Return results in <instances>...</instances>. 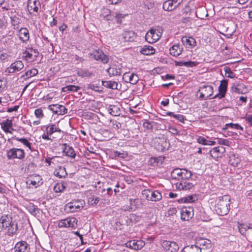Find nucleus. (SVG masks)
I'll return each instance as SVG.
<instances>
[{
    "label": "nucleus",
    "instance_id": "obj_1",
    "mask_svg": "<svg viewBox=\"0 0 252 252\" xmlns=\"http://www.w3.org/2000/svg\"><path fill=\"white\" fill-rule=\"evenodd\" d=\"M230 197L229 195L220 196L216 200L215 210L220 216L226 215L229 210Z\"/></svg>",
    "mask_w": 252,
    "mask_h": 252
},
{
    "label": "nucleus",
    "instance_id": "obj_2",
    "mask_svg": "<svg viewBox=\"0 0 252 252\" xmlns=\"http://www.w3.org/2000/svg\"><path fill=\"white\" fill-rule=\"evenodd\" d=\"M0 228H7L9 236H12L17 232L18 226L17 223L12 222V218L8 215H4L0 219Z\"/></svg>",
    "mask_w": 252,
    "mask_h": 252
},
{
    "label": "nucleus",
    "instance_id": "obj_3",
    "mask_svg": "<svg viewBox=\"0 0 252 252\" xmlns=\"http://www.w3.org/2000/svg\"><path fill=\"white\" fill-rule=\"evenodd\" d=\"M6 155L9 160L18 159L23 160L25 158V152L23 149L13 148L6 151Z\"/></svg>",
    "mask_w": 252,
    "mask_h": 252
},
{
    "label": "nucleus",
    "instance_id": "obj_4",
    "mask_svg": "<svg viewBox=\"0 0 252 252\" xmlns=\"http://www.w3.org/2000/svg\"><path fill=\"white\" fill-rule=\"evenodd\" d=\"M192 176L191 171L185 168H176L171 172V176L172 178L180 179H189Z\"/></svg>",
    "mask_w": 252,
    "mask_h": 252
},
{
    "label": "nucleus",
    "instance_id": "obj_5",
    "mask_svg": "<svg viewBox=\"0 0 252 252\" xmlns=\"http://www.w3.org/2000/svg\"><path fill=\"white\" fill-rule=\"evenodd\" d=\"M89 57L92 59L97 61H100L103 63H107L109 62V58L104 53L99 50L94 51L89 54Z\"/></svg>",
    "mask_w": 252,
    "mask_h": 252
},
{
    "label": "nucleus",
    "instance_id": "obj_6",
    "mask_svg": "<svg viewBox=\"0 0 252 252\" xmlns=\"http://www.w3.org/2000/svg\"><path fill=\"white\" fill-rule=\"evenodd\" d=\"M198 92L200 93L199 98L206 100L213 94V88L211 85H203L200 87Z\"/></svg>",
    "mask_w": 252,
    "mask_h": 252
},
{
    "label": "nucleus",
    "instance_id": "obj_7",
    "mask_svg": "<svg viewBox=\"0 0 252 252\" xmlns=\"http://www.w3.org/2000/svg\"><path fill=\"white\" fill-rule=\"evenodd\" d=\"M161 36V33L158 30L151 29L146 33L145 39L150 43L156 42Z\"/></svg>",
    "mask_w": 252,
    "mask_h": 252
},
{
    "label": "nucleus",
    "instance_id": "obj_8",
    "mask_svg": "<svg viewBox=\"0 0 252 252\" xmlns=\"http://www.w3.org/2000/svg\"><path fill=\"white\" fill-rule=\"evenodd\" d=\"M77 220L75 218H67L59 221L58 226L60 228L77 227Z\"/></svg>",
    "mask_w": 252,
    "mask_h": 252
},
{
    "label": "nucleus",
    "instance_id": "obj_9",
    "mask_svg": "<svg viewBox=\"0 0 252 252\" xmlns=\"http://www.w3.org/2000/svg\"><path fill=\"white\" fill-rule=\"evenodd\" d=\"M24 67V64L22 61H16L6 68L5 72L8 74L15 73L21 71Z\"/></svg>",
    "mask_w": 252,
    "mask_h": 252
},
{
    "label": "nucleus",
    "instance_id": "obj_10",
    "mask_svg": "<svg viewBox=\"0 0 252 252\" xmlns=\"http://www.w3.org/2000/svg\"><path fill=\"white\" fill-rule=\"evenodd\" d=\"M40 6L39 0H28L27 7L28 11L31 14L36 16Z\"/></svg>",
    "mask_w": 252,
    "mask_h": 252
},
{
    "label": "nucleus",
    "instance_id": "obj_11",
    "mask_svg": "<svg viewBox=\"0 0 252 252\" xmlns=\"http://www.w3.org/2000/svg\"><path fill=\"white\" fill-rule=\"evenodd\" d=\"M163 248L166 252H178L179 247L177 243L164 240L161 243Z\"/></svg>",
    "mask_w": 252,
    "mask_h": 252
},
{
    "label": "nucleus",
    "instance_id": "obj_12",
    "mask_svg": "<svg viewBox=\"0 0 252 252\" xmlns=\"http://www.w3.org/2000/svg\"><path fill=\"white\" fill-rule=\"evenodd\" d=\"M41 177L38 175H33L27 179L26 183L29 185V187L31 188H37L42 184Z\"/></svg>",
    "mask_w": 252,
    "mask_h": 252
},
{
    "label": "nucleus",
    "instance_id": "obj_13",
    "mask_svg": "<svg viewBox=\"0 0 252 252\" xmlns=\"http://www.w3.org/2000/svg\"><path fill=\"white\" fill-rule=\"evenodd\" d=\"M85 205V201L83 200H76L73 202H69L66 205L71 212H76L83 208Z\"/></svg>",
    "mask_w": 252,
    "mask_h": 252
},
{
    "label": "nucleus",
    "instance_id": "obj_14",
    "mask_svg": "<svg viewBox=\"0 0 252 252\" xmlns=\"http://www.w3.org/2000/svg\"><path fill=\"white\" fill-rule=\"evenodd\" d=\"M48 109L57 115H63L67 112V109L62 105L51 104L48 106Z\"/></svg>",
    "mask_w": 252,
    "mask_h": 252
},
{
    "label": "nucleus",
    "instance_id": "obj_15",
    "mask_svg": "<svg viewBox=\"0 0 252 252\" xmlns=\"http://www.w3.org/2000/svg\"><path fill=\"white\" fill-rule=\"evenodd\" d=\"M155 146L159 151L164 152L168 149L169 147V143L164 138H158L156 139L155 142Z\"/></svg>",
    "mask_w": 252,
    "mask_h": 252
},
{
    "label": "nucleus",
    "instance_id": "obj_16",
    "mask_svg": "<svg viewBox=\"0 0 252 252\" xmlns=\"http://www.w3.org/2000/svg\"><path fill=\"white\" fill-rule=\"evenodd\" d=\"M145 243L142 240H131L126 243V247L135 250L141 249L145 245Z\"/></svg>",
    "mask_w": 252,
    "mask_h": 252
},
{
    "label": "nucleus",
    "instance_id": "obj_17",
    "mask_svg": "<svg viewBox=\"0 0 252 252\" xmlns=\"http://www.w3.org/2000/svg\"><path fill=\"white\" fill-rule=\"evenodd\" d=\"M15 252H30L29 245L25 241L18 242L15 247Z\"/></svg>",
    "mask_w": 252,
    "mask_h": 252
},
{
    "label": "nucleus",
    "instance_id": "obj_18",
    "mask_svg": "<svg viewBox=\"0 0 252 252\" xmlns=\"http://www.w3.org/2000/svg\"><path fill=\"white\" fill-rule=\"evenodd\" d=\"M106 71L110 77L120 76L122 73L121 66L116 64L111 65Z\"/></svg>",
    "mask_w": 252,
    "mask_h": 252
},
{
    "label": "nucleus",
    "instance_id": "obj_19",
    "mask_svg": "<svg viewBox=\"0 0 252 252\" xmlns=\"http://www.w3.org/2000/svg\"><path fill=\"white\" fill-rule=\"evenodd\" d=\"M193 215L191 208H183L181 211V218L183 220H189Z\"/></svg>",
    "mask_w": 252,
    "mask_h": 252
},
{
    "label": "nucleus",
    "instance_id": "obj_20",
    "mask_svg": "<svg viewBox=\"0 0 252 252\" xmlns=\"http://www.w3.org/2000/svg\"><path fill=\"white\" fill-rule=\"evenodd\" d=\"M0 125L1 128L5 133H12V132L11 131L10 129L14 130V129L13 128L12 121L8 119L1 122Z\"/></svg>",
    "mask_w": 252,
    "mask_h": 252
},
{
    "label": "nucleus",
    "instance_id": "obj_21",
    "mask_svg": "<svg viewBox=\"0 0 252 252\" xmlns=\"http://www.w3.org/2000/svg\"><path fill=\"white\" fill-rule=\"evenodd\" d=\"M227 84L228 81L226 80H223L220 82V84L219 87L220 94L218 95H216L214 97V98L219 97L220 98H221L224 96L227 89Z\"/></svg>",
    "mask_w": 252,
    "mask_h": 252
},
{
    "label": "nucleus",
    "instance_id": "obj_22",
    "mask_svg": "<svg viewBox=\"0 0 252 252\" xmlns=\"http://www.w3.org/2000/svg\"><path fill=\"white\" fill-rule=\"evenodd\" d=\"M182 42L187 48L192 49L196 45V41L193 37L183 36Z\"/></svg>",
    "mask_w": 252,
    "mask_h": 252
},
{
    "label": "nucleus",
    "instance_id": "obj_23",
    "mask_svg": "<svg viewBox=\"0 0 252 252\" xmlns=\"http://www.w3.org/2000/svg\"><path fill=\"white\" fill-rule=\"evenodd\" d=\"M24 54L26 60L33 61L38 55V52L32 48H29L26 50Z\"/></svg>",
    "mask_w": 252,
    "mask_h": 252
},
{
    "label": "nucleus",
    "instance_id": "obj_24",
    "mask_svg": "<svg viewBox=\"0 0 252 252\" xmlns=\"http://www.w3.org/2000/svg\"><path fill=\"white\" fill-rule=\"evenodd\" d=\"M176 186L179 190H187L191 189L193 187V185L188 181H182L177 183Z\"/></svg>",
    "mask_w": 252,
    "mask_h": 252
},
{
    "label": "nucleus",
    "instance_id": "obj_25",
    "mask_svg": "<svg viewBox=\"0 0 252 252\" xmlns=\"http://www.w3.org/2000/svg\"><path fill=\"white\" fill-rule=\"evenodd\" d=\"M19 38L23 42H27L30 38L29 30L27 28H22L19 31Z\"/></svg>",
    "mask_w": 252,
    "mask_h": 252
},
{
    "label": "nucleus",
    "instance_id": "obj_26",
    "mask_svg": "<svg viewBox=\"0 0 252 252\" xmlns=\"http://www.w3.org/2000/svg\"><path fill=\"white\" fill-rule=\"evenodd\" d=\"M63 152L65 156L71 158H74L76 156V153L74 149L67 144H64L63 146Z\"/></svg>",
    "mask_w": 252,
    "mask_h": 252
},
{
    "label": "nucleus",
    "instance_id": "obj_27",
    "mask_svg": "<svg viewBox=\"0 0 252 252\" xmlns=\"http://www.w3.org/2000/svg\"><path fill=\"white\" fill-rule=\"evenodd\" d=\"M183 50V48L180 47L179 44L173 45L170 49V54L174 57H177L180 55Z\"/></svg>",
    "mask_w": 252,
    "mask_h": 252
},
{
    "label": "nucleus",
    "instance_id": "obj_28",
    "mask_svg": "<svg viewBox=\"0 0 252 252\" xmlns=\"http://www.w3.org/2000/svg\"><path fill=\"white\" fill-rule=\"evenodd\" d=\"M225 151V149L222 146H219L213 148L210 152V155L214 158L219 157V154L223 153Z\"/></svg>",
    "mask_w": 252,
    "mask_h": 252
},
{
    "label": "nucleus",
    "instance_id": "obj_29",
    "mask_svg": "<svg viewBox=\"0 0 252 252\" xmlns=\"http://www.w3.org/2000/svg\"><path fill=\"white\" fill-rule=\"evenodd\" d=\"M135 36V32L133 31H125L123 33V37L126 41H133Z\"/></svg>",
    "mask_w": 252,
    "mask_h": 252
},
{
    "label": "nucleus",
    "instance_id": "obj_30",
    "mask_svg": "<svg viewBox=\"0 0 252 252\" xmlns=\"http://www.w3.org/2000/svg\"><path fill=\"white\" fill-rule=\"evenodd\" d=\"M38 70L36 68H33L30 70L26 71L24 74H23L21 76V78H23L24 80H27L32 77L38 74Z\"/></svg>",
    "mask_w": 252,
    "mask_h": 252
},
{
    "label": "nucleus",
    "instance_id": "obj_31",
    "mask_svg": "<svg viewBox=\"0 0 252 252\" xmlns=\"http://www.w3.org/2000/svg\"><path fill=\"white\" fill-rule=\"evenodd\" d=\"M162 198L161 193L158 190L151 191L149 201H158L160 200Z\"/></svg>",
    "mask_w": 252,
    "mask_h": 252
},
{
    "label": "nucleus",
    "instance_id": "obj_32",
    "mask_svg": "<svg viewBox=\"0 0 252 252\" xmlns=\"http://www.w3.org/2000/svg\"><path fill=\"white\" fill-rule=\"evenodd\" d=\"M108 111L109 114L113 116H119L121 114V110L117 105H110L108 108Z\"/></svg>",
    "mask_w": 252,
    "mask_h": 252
},
{
    "label": "nucleus",
    "instance_id": "obj_33",
    "mask_svg": "<svg viewBox=\"0 0 252 252\" xmlns=\"http://www.w3.org/2000/svg\"><path fill=\"white\" fill-rule=\"evenodd\" d=\"M54 174L58 177L63 178L65 177L67 175V173L64 167L59 166L54 171Z\"/></svg>",
    "mask_w": 252,
    "mask_h": 252
},
{
    "label": "nucleus",
    "instance_id": "obj_34",
    "mask_svg": "<svg viewBox=\"0 0 252 252\" xmlns=\"http://www.w3.org/2000/svg\"><path fill=\"white\" fill-rule=\"evenodd\" d=\"M140 52L145 55H153L155 52V49L151 46H144L141 48Z\"/></svg>",
    "mask_w": 252,
    "mask_h": 252
},
{
    "label": "nucleus",
    "instance_id": "obj_35",
    "mask_svg": "<svg viewBox=\"0 0 252 252\" xmlns=\"http://www.w3.org/2000/svg\"><path fill=\"white\" fill-rule=\"evenodd\" d=\"M182 252H201V248L196 245H192L185 247L182 250Z\"/></svg>",
    "mask_w": 252,
    "mask_h": 252
},
{
    "label": "nucleus",
    "instance_id": "obj_36",
    "mask_svg": "<svg viewBox=\"0 0 252 252\" xmlns=\"http://www.w3.org/2000/svg\"><path fill=\"white\" fill-rule=\"evenodd\" d=\"M241 161L238 155L236 154H231L229 156V163L233 166H237Z\"/></svg>",
    "mask_w": 252,
    "mask_h": 252
},
{
    "label": "nucleus",
    "instance_id": "obj_37",
    "mask_svg": "<svg viewBox=\"0 0 252 252\" xmlns=\"http://www.w3.org/2000/svg\"><path fill=\"white\" fill-rule=\"evenodd\" d=\"M102 85L108 89H117L118 83L115 81H102Z\"/></svg>",
    "mask_w": 252,
    "mask_h": 252
},
{
    "label": "nucleus",
    "instance_id": "obj_38",
    "mask_svg": "<svg viewBox=\"0 0 252 252\" xmlns=\"http://www.w3.org/2000/svg\"><path fill=\"white\" fill-rule=\"evenodd\" d=\"M162 7L164 10L170 11L176 8V5L170 0H167L163 3Z\"/></svg>",
    "mask_w": 252,
    "mask_h": 252
},
{
    "label": "nucleus",
    "instance_id": "obj_39",
    "mask_svg": "<svg viewBox=\"0 0 252 252\" xmlns=\"http://www.w3.org/2000/svg\"><path fill=\"white\" fill-rule=\"evenodd\" d=\"M46 131L51 135L55 132H61V130L54 125H49L46 127Z\"/></svg>",
    "mask_w": 252,
    "mask_h": 252
},
{
    "label": "nucleus",
    "instance_id": "obj_40",
    "mask_svg": "<svg viewBox=\"0 0 252 252\" xmlns=\"http://www.w3.org/2000/svg\"><path fill=\"white\" fill-rule=\"evenodd\" d=\"M80 89V87L74 85H68L63 88L62 90L64 92H77Z\"/></svg>",
    "mask_w": 252,
    "mask_h": 252
},
{
    "label": "nucleus",
    "instance_id": "obj_41",
    "mask_svg": "<svg viewBox=\"0 0 252 252\" xmlns=\"http://www.w3.org/2000/svg\"><path fill=\"white\" fill-rule=\"evenodd\" d=\"M15 139L17 141L21 142L26 147H28L30 150H32L31 143L26 138H19L16 137Z\"/></svg>",
    "mask_w": 252,
    "mask_h": 252
},
{
    "label": "nucleus",
    "instance_id": "obj_42",
    "mask_svg": "<svg viewBox=\"0 0 252 252\" xmlns=\"http://www.w3.org/2000/svg\"><path fill=\"white\" fill-rule=\"evenodd\" d=\"M78 74L79 76L84 77H90L94 76L93 72L89 71L87 69H82L78 71Z\"/></svg>",
    "mask_w": 252,
    "mask_h": 252
},
{
    "label": "nucleus",
    "instance_id": "obj_43",
    "mask_svg": "<svg viewBox=\"0 0 252 252\" xmlns=\"http://www.w3.org/2000/svg\"><path fill=\"white\" fill-rule=\"evenodd\" d=\"M111 11L110 9L105 7H103L101 9L100 15L104 18H106L108 20H112L111 18L109 17Z\"/></svg>",
    "mask_w": 252,
    "mask_h": 252
},
{
    "label": "nucleus",
    "instance_id": "obj_44",
    "mask_svg": "<svg viewBox=\"0 0 252 252\" xmlns=\"http://www.w3.org/2000/svg\"><path fill=\"white\" fill-rule=\"evenodd\" d=\"M195 196L193 195H189L184 197L178 200L179 202L191 203L194 201Z\"/></svg>",
    "mask_w": 252,
    "mask_h": 252
},
{
    "label": "nucleus",
    "instance_id": "obj_45",
    "mask_svg": "<svg viewBox=\"0 0 252 252\" xmlns=\"http://www.w3.org/2000/svg\"><path fill=\"white\" fill-rule=\"evenodd\" d=\"M20 20L16 16L11 17V22L12 26H14V29H18V25L20 23Z\"/></svg>",
    "mask_w": 252,
    "mask_h": 252
},
{
    "label": "nucleus",
    "instance_id": "obj_46",
    "mask_svg": "<svg viewBox=\"0 0 252 252\" xmlns=\"http://www.w3.org/2000/svg\"><path fill=\"white\" fill-rule=\"evenodd\" d=\"M99 201V198L98 197L95 196L94 195H92L88 198V202L91 205L96 204L98 203Z\"/></svg>",
    "mask_w": 252,
    "mask_h": 252
},
{
    "label": "nucleus",
    "instance_id": "obj_47",
    "mask_svg": "<svg viewBox=\"0 0 252 252\" xmlns=\"http://www.w3.org/2000/svg\"><path fill=\"white\" fill-rule=\"evenodd\" d=\"M224 72H225V75L227 77H229V78H234L233 73L231 71V70L230 67H229L228 66H225L224 67Z\"/></svg>",
    "mask_w": 252,
    "mask_h": 252
},
{
    "label": "nucleus",
    "instance_id": "obj_48",
    "mask_svg": "<svg viewBox=\"0 0 252 252\" xmlns=\"http://www.w3.org/2000/svg\"><path fill=\"white\" fill-rule=\"evenodd\" d=\"M129 80L130 82H129V83L131 84H136L137 82H138L139 80L138 76L134 74V73H131L130 74V77L129 78Z\"/></svg>",
    "mask_w": 252,
    "mask_h": 252
},
{
    "label": "nucleus",
    "instance_id": "obj_49",
    "mask_svg": "<svg viewBox=\"0 0 252 252\" xmlns=\"http://www.w3.org/2000/svg\"><path fill=\"white\" fill-rule=\"evenodd\" d=\"M226 126H229L232 129L243 130V128L238 124L228 123L226 124Z\"/></svg>",
    "mask_w": 252,
    "mask_h": 252
},
{
    "label": "nucleus",
    "instance_id": "obj_50",
    "mask_svg": "<svg viewBox=\"0 0 252 252\" xmlns=\"http://www.w3.org/2000/svg\"><path fill=\"white\" fill-rule=\"evenodd\" d=\"M151 190L146 189L142 190V195L145 197L147 200H149Z\"/></svg>",
    "mask_w": 252,
    "mask_h": 252
},
{
    "label": "nucleus",
    "instance_id": "obj_51",
    "mask_svg": "<svg viewBox=\"0 0 252 252\" xmlns=\"http://www.w3.org/2000/svg\"><path fill=\"white\" fill-rule=\"evenodd\" d=\"M173 118L178 120V121L184 123V120H185L184 116L183 115L180 114H174Z\"/></svg>",
    "mask_w": 252,
    "mask_h": 252
},
{
    "label": "nucleus",
    "instance_id": "obj_52",
    "mask_svg": "<svg viewBox=\"0 0 252 252\" xmlns=\"http://www.w3.org/2000/svg\"><path fill=\"white\" fill-rule=\"evenodd\" d=\"M34 114L38 118H42L44 116L43 111L41 108L36 109L34 111Z\"/></svg>",
    "mask_w": 252,
    "mask_h": 252
},
{
    "label": "nucleus",
    "instance_id": "obj_53",
    "mask_svg": "<svg viewBox=\"0 0 252 252\" xmlns=\"http://www.w3.org/2000/svg\"><path fill=\"white\" fill-rule=\"evenodd\" d=\"M197 142L201 144L206 145L207 140H206V138H205L203 137L202 136H198V137L196 139Z\"/></svg>",
    "mask_w": 252,
    "mask_h": 252
},
{
    "label": "nucleus",
    "instance_id": "obj_54",
    "mask_svg": "<svg viewBox=\"0 0 252 252\" xmlns=\"http://www.w3.org/2000/svg\"><path fill=\"white\" fill-rule=\"evenodd\" d=\"M10 57V56L8 54L6 53H2L0 56V60L3 62L8 61Z\"/></svg>",
    "mask_w": 252,
    "mask_h": 252
},
{
    "label": "nucleus",
    "instance_id": "obj_55",
    "mask_svg": "<svg viewBox=\"0 0 252 252\" xmlns=\"http://www.w3.org/2000/svg\"><path fill=\"white\" fill-rule=\"evenodd\" d=\"M130 74L129 73L126 72L124 74L123 76V79L126 83H129L130 82L129 78L130 77Z\"/></svg>",
    "mask_w": 252,
    "mask_h": 252
},
{
    "label": "nucleus",
    "instance_id": "obj_56",
    "mask_svg": "<svg viewBox=\"0 0 252 252\" xmlns=\"http://www.w3.org/2000/svg\"><path fill=\"white\" fill-rule=\"evenodd\" d=\"M54 190L56 192H61L63 191L60 183H58L55 186Z\"/></svg>",
    "mask_w": 252,
    "mask_h": 252
},
{
    "label": "nucleus",
    "instance_id": "obj_57",
    "mask_svg": "<svg viewBox=\"0 0 252 252\" xmlns=\"http://www.w3.org/2000/svg\"><path fill=\"white\" fill-rule=\"evenodd\" d=\"M143 126L144 127L148 129H152L153 127V126L151 123L149 122L148 121H145L143 124Z\"/></svg>",
    "mask_w": 252,
    "mask_h": 252
},
{
    "label": "nucleus",
    "instance_id": "obj_58",
    "mask_svg": "<svg viewBox=\"0 0 252 252\" xmlns=\"http://www.w3.org/2000/svg\"><path fill=\"white\" fill-rule=\"evenodd\" d=\"M57 158L56 157H53L52 158H47L45 159V161L46 163H48V165H50L52 163H53V160H55V158Z\"/></svg>",
    "mask_w": 252,
    "mask_h": 252
},
{
    "label": "nucleus",
    "instance_id": "obj_59",
    "mask_svg": "<svg viewBox=\"0 0 252 252\" xmlns=\"http://www.w3.org/2000/svg\"><path fill=\"white\" fill-rule=\"evenodd\" d=\"M218 142L220 144L223 145H228V141L224 139H218Z\"/></svg>",
    "mask_w": 252,
    "mask_h": 252
},
{
    "label": "nucleus",
    "instance_id": "obj_60",
    "mask_svg": "<svg viewBox=\"0 0 252 252\" xmlns=\"http://www.w3.org/2000/svg\"><path fill=\"white\" fill-rule=\"evenodd\" d=\"M184 66L187 67H193L195 65V63L191 61L184 62Z\"/></svg>",
    "mask_w": 252,
    "mask_h": 252
},
{
    "label": "nucleus",
    "instance_id": "obj_61",
    "mask_svg": "<svg viewBox=\"0 0 252 252\" xmlns=\"http://www.w3.org/2000/svg\"><path fill=\"white\" fill-rule=\"evenodd\" d=\"M90 88L95 92H100L102 91L101 90H99V87L98 86H95L94 84L91 85Z\"/></svg>",
    "mask_w": 252,
    "mask_h": 252
},
{
    "label": "nucleus",
    "instance_id": "obj_62",
    "mask_svg": "<svg viewBox=\"0 0 252 252\" xmlns=\"http://www.w3.org/2000/svg\"><path fill=\"white\" fill-rule=\"evenodd\" d=\"M231 91L233 93H236L237 94H240L241 92L240 91V89L235 86H233L231 87Z\"/></svg>",
    "mask_w": 252,
    "mask_h": 252
},
{
    "label": "nucleus",
    "instance_id": "obj_63",
    "mask_svg": "<svg viewBox=\"0 0 252 252\" xmlns=\"http://www.w3.org/2000/svg\"><path fill=\"white\" fill-rule=\"evenodd\" d=\"M176 5V8L182 2L183 0H170Z\"/></svg>",
    "mask_w": 252,
    "mask_h": 252
},
{
    "label": "nucleus",
    "instance_id": "obj_64",
    "mask_svg": "<svg viewBox=\"0 0 252 252\" xmlns=\"http://www.w3.org/2000/svg\"><path fill=\"white\" fill-rule=\"evenodd\" d=\"M61 187L62 188L63 191L65 189L68 187V183L66 182L63 181L60 183Z\"/></svg>",
    "mask_w": 252,
    "mask_h": 252
}]
</instances>
